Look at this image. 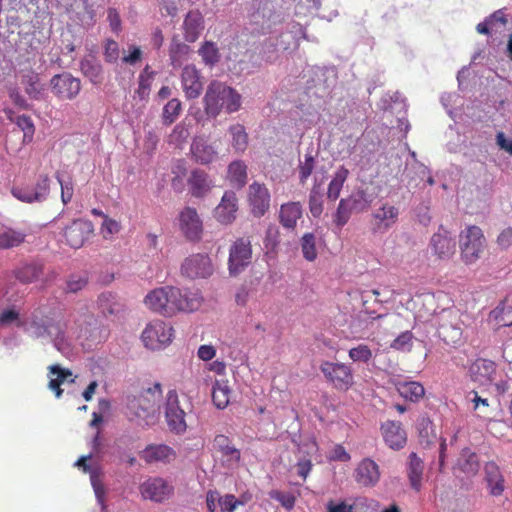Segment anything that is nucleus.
Masks as SVG:
<instances>
[{
    "mask_svg": "<svg viewBox=\"0 0 512 512\" xmlns=\"http://www.w3.org/2000/svg\"><path fill=\"white\" fill-rule=\"evenodd\" d=\"M201 302L202 297L198 293L168 285L151 290L144 298L150 310L165 317H172L178 312H193Z\"/></svg>",
    "mask_w": 512,
    "mask_h": 512,
    "instance_id": "1",
    "label": "nucleus"
},
{
    "mask_svg": "<svg viewBox=\"0 0 512 512\" xmlns=\"http://www.w3.org/2000/svg\"><path fill=\"white\" fill-rule=\"evenodd\" d=\"M241 95L223 82L213 80L207 86L203 97L204 111L210 118H216L223 110L228 114L241 108Z\"/></svg>",
    "mask_w": 512,
    "mask_h": 512,
    "instance_id": "2",
    "label": "nucleus"
},
{
    "mask_svg": "<svg viewBox=\"0 0 512 512\" xmlns=\"http://www.w3.org/2000/svg\"><path fill=\"white\" fill-rule=\"evenodd\" d=\"M64 330L62 316L55 310L38 308L31 315L29 331L35 338L59 339Z\"/></svg>",
    "mask_w": 512,
    "mask_h": 512,
    "instance_id": "3",
    "label": "nucleus"
},
{
    "mask_svg": "<svg viewBox=\"0 0 512 512\" xmlns=\"http://www.w3.org/2000/svg\"><path fill=\"white\" fill-rule=\"evenodd\" d=\"M438 337L448 346L458 347L463 343L462 320L459 310L443 309L434 318Z\"/></svg>",
    "mask_w": 512,
    "mask_h": 512,
    "instance_id": "4",
    "label": "nucleus"
},
{
    "mask_svg": "<svg viewBox=\"0 0 512 512\" xmlns=\"http://www.w3.org/2000/svg\"><path fill=\"white\" fill-rule=\"evenodd\" d=\"M485 245L486 239L478 226H468L459 234L461 257L466 264L475 263L481 257Z\"/></svg>",
    "mask_w": 512,
    "mask_h": 512,
    "instance_id": "5",
    "label": "nucleus"
},
{
    "mask_svg": "<svg viewBox=\"0 0 512 512\" xmlns=\"http://www.w3.org/2000/svg\"><path fill=\"white\" fill-rule=\"evenodd\" d=\"M319 369L326 382L338 391H348L354 385L353 370L348 364L322 361Z\"/></svg>",
    "mask_w": 512,
    "mask_h": 512,
    "instance_id": "6",
    "label": "nucleus"
},
{
    "mask_svg": "<svg viewBox=\"0 0 512 512\" xmlns=\"http://www.w3.org/2000/svg\"><path fill=\"white\" fill-rule=\"evenodd\" d=\"M173 337V328L162 320L150 322L143 330L141 338L151 350H158L169 344Z\"/></svg>",
    "mask_w": 512,
    "mask_h": 512,
    "instance_id": "7",
    "label": "nucleus"
},
{
    "mask_svg": "<svg viewBox=\"0 0 512 512\" xmlns=\"http://www.w3.org/2000/svg\"><path fill=\"white\" fill-rule=\"evenodd\" d=\"M179 230L183 236L191 242H199L202 238L204 227L197 210L193 207L183 208L178 215Z\"/></svg>",
    "mask_w": 512,
    "mask_h": 512,
    "instance_id": "8",
    "label": "nucleus"
},
{
    "mask_svg": "<svg viewBox=\"0 0 512 512\" xmlns=\"http://www.w3.org/2000/svg\"><path fill=\"white\" fill-rule=\"evenodd\" d=\"M252 259V247L249 238H238L230 247L228 266L231 275L242 272Z\"/></svg>",
    "mask_w": 512,
    "mask_h": 512,
    "instance_id": "9",
    "label": "nucleus"
},
{
    "mask_svg": "<svg viewBox=\"0 0 512 512\" xmlns=\"http://www.w3.org/2000/svg\"><path fill=\"white\" fill-rule=\"evenodd\" d=\"M94 233V225L90 220L75 219L63 230V237L67 245L79 249Z\"/></svg>",
    "mask_w": 512,
    "mask_h": 512,
    "instance_id": "10",
    "label": "nucleus"
},
{
    "mask_svg": "<svg viewBox=\"0 0 512 512\" xmlns=\"http://www.w3.org/2000/svg\"><path fill=\"white\" fill-rule=\"evenodd\" d=\"M247 202L251 214L260 218L264 216L270 209L271 194L265 184L253 182L249 185Z\"/></svg>",
    "mask_w": 512,
    "mask_h": 512,
    "instance_id": "11",
    "label": "nucleus"
},
{
    "mask_svg": "<svg viewBox=\"0 0 512 512\" xmlns=\"http://www.w3.org/2000/svg\"><path fill=\"white\" fill-rule=\"evenodd\" d=\"M53 94L60 100H73L81 90V81L68 72L54 75L50 80Z\"/></svg>",
    "mask_w": 512,
    "mask_h": 512,
    "instance_id": "12",
    "label": "nucleus"
},
{
    "mask_svg": "<svg viewBox=\"0 0 512 512\" xmlns=\"http://www.w3.org/2000/svg\"><path fill=\"white\" fill-rule=\"evenodd\" d=\"M162 396L160 383H155L153 387L144 390L139 396L134 397L129 407L138 417H144L150 412H154Z\"/></svg>",
    "mask_w": 512,
    "mask_h": 512,
    "instance_id": "13",
    "label": "nucleus"
},
{
    "mask_svg": "<svg viewBox=\"0 0 512 512\" xmlns=\"http://www.w3.org/2000/svg\"><path fill=\"white\" fill-rule=\"evenodd\" d=\"M214 268L210 257L206 254H193L181 265L182 275L191 278H207L213 274Z\"/></svg>",
    "mask_w": 512,
    "mask_h": 512,
    "instance_id": "14",
    "label": "nucleus"
},
{
    "mask_svg": "<svg viewBox=\"0 0 512 512\" xmlns=\"http://www.w3.org/2000/svg\"><path fill=\"white\" fill-rule=\"evenodd\" d=\"M143 499L163 502L173 495L174 487L161 477H150L139 486Z\"/></svg>",
    "mask_w": 512,
    "mask_h": 512,
    "instance_id": "15",
    "label": "nucleus"
},
{
    "mask_svg": "<svg viewBox=\"0 0 512 512\" xmlns=\"http://www.w3.org/2000/svg\"><path fill=\"white\" fill-rule=\"evenodd\" d=\"M165 416L171 430L177 433L186 430V413L180 406L178 394L175 390H170L167 393Z\"/></svg>",
    "mask_w": 512,
    "mask_h": 512,
    "instance_id": "16",
    "label": "nucleus"
},
{
    "mask_svg": "<svg viewBox=\"0 0 512 512\" xmlns=\"http://www.w3.org/2000/svg\"><path fill=\"white\" fill-rule=\"evenodd\" d=\"M380 432L385 444L392 450L399 451L407 443V433L398 421L386 420L380 426Z\"/></svg>",
    "mask_w": 512,
    "mask_h": 512,
    "instance_id": "17",
    "label": "nucleus"
},
{
    "mask_svg": "<svg viewBox=\"0 0 512 512\" xmlns=\"http://www.w3.org/2000/svg\"><path fill=\"white\" fill-rule=\"evenodd\" d=\"M372 230L374 233H383L392 228L398 221L399 209L389 203H383L381 207L372 213Z\"/></svg>",
    "mask_w": 512,
    "mask_h": 512,
    "instance_id": "18",
    "label": "nucleus"
},
{
    "mask_svg": "<svg viewBox=\"0 0 512 512\" xmlns=\"http://www.w3.org/2000/svg\"><path fill=\"white\" fill-rule=\"evenodd\" d=\"M238 198L234 191H225L220 203L214 210L215 219L224 225L233 223L237 217Z\"/></svg>",
    "mask_w": 512,
    "mask_h": 512,
    "instance_id": "19",
    "label": "nucleus"
},
{
    "mask_svg": "<svg viewBox=\"0 0 512 512\" xmlns=\"http://www.w3.org/2000/svg\"><path fill=\"white\" fill-rule=\"evenodd\" d=\"M181 84L187 99L198 98L203 90L200 71L194 65H186L181 72Z\"/></svg>",
    "mask_w": 512,
    "mask_h": 512,
    "instance_id": "20",
    "label": "nucleus"
},
{
    "mask_svg": "<svg viewBox=\"0 0 512 512\" xmlns=\"http://www.w3.org/2000/svg\"><path fill=\"white\" fill-rule=\"evenodd\" d=\"M378 464L371 458L362 459L354 472L355 481L363 487H374L380 480Z\"/></svg>",
    "mask_w": 512,
    "mask_h": 512,
    "instance_id": "21",
    "label": "nucleus"
},
{
    "mask_svg": "<svg viewBox=\"0 0 512 512\" xmlns=\"http://www.w3.org/2000/svg\"><path fill=\"white\" fill-rule=\"evenodd\" d=\"M45 266L43 263L34 261L30 263H23L14 270V276L21 283L29 284L35 281L42 280L44 282L49 281L54 277L49 275L44 277Z\"/></svg>",
    "mask_w": 512,
    "mask_h": 512,
    "instance_id": "22",
    "label": "nucleus"
},
{
    "mask_svg": "<svg viewBox=\"0 0 512 512\" xmlns=\"http://www.w3.org/2000/svg\"><path fill=\"white\" fill-rule=\"evenodd\" d=\"M303 216V208L300 202L290 201L283 203L278 212V221L286 230H295L297 222Z\"/></svg>",
    "mask_w": 512,
    "mask_h": 512,
    "instance_id": "23",
    "label": "nucleus"
},
{
    "mask_svg": "<svg viewBox=\"0 0 512 512\" xmlns=\"http://www.w3.org/2000/svg\"><path fill=\"white\" fill-rule=\"evenodd\" d=\"M213 448L222 456L223 462L231 467L239 463L241 454L240 451L231 445V440L228 436L219 434L213 440Z\"/></svg>",
    "mask_w": 512,
    "mask_h": 512,
    "instance_id": "24",
    "label": "nucleus"
},
{
    "mask_svg": "<svg viewBox=\"0 0 512 512\" xmlns=\"http://www.w3.org/2000/svg\"><path fill=\"white\" fill-rule=\"evenodd\" d=\"M485 481L492 496H501L505 490V479L499 466L490 461L484 467Z\"/></svg>",
    "mask_w": 512,
    "mask_h": 512,
    "instance_id": "25",
    "label": "nucleus"
},
{
    "mask_svg": "<svg viewBox=\"0 0 512 512\" xmlns=\"http://www.w3.org/2000/svg\"><path fill=\"white\" fill-rule=\"evenodd\" d=\"M470 377L474 382L485 385L493 380L496 366L493 361L477 359L469 369Z\"/></svg>",
    "mask_w": 512,
    "mask_h": 512,
    "instance_id": "26",
    "label": "nucleus"
},
{
    "mask_svg": "<svg viewBox=\"0 0 512 512\" xmlns=\"http://www.w3.org/2000/svg\"><path fill=\"white\" fill-rule=\"evenodd\" d=\"M424 467V461L415 452L409 454L406 473L410 487L415 492H420L422 489Z\"/></svg>",
    "mask_w": 512,
    "mask_h": 512,
    "instance_id": "27",
    "label": "nucleus"
},
{
    "mask_svg": "<svg viewBox=\"0 0 512 512\" xmlns=\"http://www.w3.org/2000/svg\"><path fill=\"white\" fill-rule=\"evenodd\" d=\"M204 28V19L198 10L189 11L183 22L184 38L187 42H195Z\"/></svg>",
    "mask_w": 512,
    "mask_h": 512,
    "instance_id": "28",
    "label": "nucleus"
},
{
    "mask_svg": "<svg viewBox=\"0 0 512 512\" xmlns=\"http://www.w3.org/2000/svg\"><path fill=\"white\" fill-rule=\"evenodd\" d=\"M431 247L435 255L446 259L454 254L455 242L447 231H439L432 236Z\"/></svg>",
    "mask_w": 512,
    "mask_h": 512,
    "instance_id": "29",
    "label": "nucleus"
},
{
    "mask_svg": "<svg viewBox=\"0 0 512 512\" xmlns=\"http://www.w3.org/2000/svg\"><path fill=\"white\" fill-rule=\"evenodd\" d=\"M193 159L202 165L212 163L217 159L218 152L214 146L203 139H196L191 145Z\"/></svg>",
    "mask_w": 512,
    "mask_h": 512,
    "instance_id": "30",
    "label": "nucleus"
},
{
    "mask_svg": "<svg viewBox=\"0 0 512 512\" xmlns=\"http://www.w3.org/2000/svg\"><path fill=\"white\" fill-rule=\"evenodd\" d=\"M21 85L25 93L34 100H40L44 93V86L40 82L39 74L29 69L21 72Z\"/></svg>",
    "mask_w": 512,
    "mask_h": 512,
    "instance_id": "31",
    "label": "nucleus"
},
{
    "mask_svg": "<svg viewBox=\"0 0 512 512\" xmlns=\"http://www.w3.org/2000/svg\"><path fill=\"white\" fill-rule=\"evenodd\" d=\"M188 185L192 196L197 198L205 196L212 188L208 174L200 169H195L191 172L188 178Z\"/></svg>",
    "mask_w": 512,
    "mask_h": 512,
    "instance_id": "32",
    "label": "nucleus"
},
{
    "mask_svg": "<svg viewBox=\"0 0 512 512\" xmlns=\"http://www.w3.org/2000/svg\"><path fill=\"white\" fill-rule=\"evenodd\" d=\"M396 390L399 395L410 402H419L425 396V388L418 381H398Z\"/></svg>",
    "mask_w": 512,
    "mask_h": 512,
    "instance_id": "33",
    "label": "nucleus"
},
{
    "mask_svg": "<svg viewBox=\"0 0 512 512\" xmlns=\"http://www.w3.org/2000/svg\"><path fill=\"white\" fill-rule=\"evenodd\" d=\"M174 457L175 453L173 449L164 444L150 445L146 447L141 454V458L144 459L147 463L158 461L168 462Z\"/></svg>",
    "mask_w": 512,
    "mask_h": 512,
    "instance_id": "34",
    "label": "nucleus"
},
{
    "mask_svg": "<svg viewBox=\"0 0 512 512\" xmlns=\"http://www.w3.org/2000/svg\"><path fill=\"white\" fill-rule=\"evenodd\" d=\"M26 233L11 227H0V250L12 249L25 242Z\"/></svg>",
    "mask_w": 512,
    "mask_h": 512,
    "instance_id": "35",
    "label": "nucleus"
},
{
    "mask_svg": "<svg viewBox=\"0 0 512 512\" xmlns=\"http://www.w3.org/2000/svg\"><path fill=\"white\" fill-rule=\"evenodd\" d=\"M489 319L494 323L495 330L512 326V306L505 301L500 302L490 312Z\"/></svg>",
    "mask_w": 512,
    "mask_h": 512,
    "instance_id": "36",
    "label": "nucleus"
},
{
    "mask_svg": "<svg viewBox=\"0 0 512 512\" xmlns=\"http://www.w3.org/2000/svg\"><path fill=\"white\" fill-rule=\"evenodd\" d=\"M227 178L230 184L238 189L247 183V165L242 160H235L228 165Z\"/></svg>",
    "mask_w": 512,
    "mask_h": 512,
    "instance_id": "37",
    "label": "nucleus"
},
{
    "mask_svg": "<svg viewBox=\"0 0 512 512\" xmlns=\"http://www.w3.org/2000/svg\"><path fill=\"white\" fill-rule=\"evenodd\" d=\"M231 389L228 380H215L212 386V401L218 409H225L230 402Z\"/></svg>",
    "mask_w": 512,
    "mask_h": 512,
    "instance_id": "38",
    "label": "nucleus"
},
{
    "mask_svg": "<svg viewBox=\"0 0 512 512\" xmlns=\"http://www.w3.org/2000/svg\"><path fill=\"white\" fill-rule=\"evenodd\" d=\"M190 51L191 49L189 45L180 41L178 36H174L169 47V58L171 65L174 68L180 67L183 61L187 58Z\"/></svg>",
    "mask_w": 512,
    "mask_h": 512,
    "instance_id": "39",
    "label": "nucleus"
},
{
    "mask_svg": "<svg viewBox=\"0 0 512 512\" xmlns=\"http://www.w3.org/2000/svg\"><path fill=\"white\" fill-rule=\"evenodd\" d=\"M348 176H349V170L346 167L340 166L337 169L332 180L330 181V183L328 185V189H327L328 200L336 201L339 198L340 192H341L343 185L346 182Z\"/></svg>",
    "mask_w": 512,
    "mask_h": 512,
    "instance_id": "40",
    "label": "nucleus"
},
{
    "mask_svg": "<svg viewBox=\"0 0 512 512\" xmlns=\"http://www.w3.org/2000/svg\"><path fill=\"white\" fill-rule=\"evenodd\" d=\"M459 469L469 476H474L479 470V461L476 453L470 449L465 448L462 450L458 459Z\"/></svg>",
    "mask_w": 512,
    "mask_h": 512,
    "instance_id": "41",
    "label": "nucleus"
},
{
    "mask_svg": "<svg viewBox=\"0 0 512 512\" xmlns=\"http://www.w3.org/2000/svg\"><path fill=\"white\" fill-rule=\"evenodd\" d=\"M48 369L50 374L56 375V378H50L48 387L55 392L57 398H60L63 393L60 386L68 377L72 376V372L69 369L60 367L59 365H51Z\"/></svg>",
    "mask_w": 512,
    "mask_h": 512,
    "instance_id": "42",
    "label": "nucleus"
},
{
    "mask_svg": "<svg viewBox=\"0 0 512 512\" xmlns=\"http://www.w3.org/2000/svg\"><path fill=\"white\" fill-rule=\"evenodd\" d=\"M231 144L236 152L243 153L248 147V134L242 124H234L229 127Z\"/></svg>",
    "mask_w": 512,
    "mask_h": 512,
    "instance_id": "43",
    "label": "nucleus"
},
{
    "mask_svg": "<svg viewBox=\"0 0 512 512\" xmlns=\"http://www.w3.org/2000/svg\"><path fill=\"white\" fill-rule=\"evenodd\" d=\"M81 71L93 84H100L103 81V68L100 63L92 59L81 61Z\"/></svg>",
    "mask_w": 512,
    "mask_h": 512,
    "instance_id": "44",
    "label": "nucleus"
},
{
    "mask_svg": "<svg viewBox=\"0 0 512 512\" xmlns=\"http://www.w3.org/2000/svg\"><path fill=\"white\" fill-rule=\"evenodd\" d=\"M98 307L103 315H115L123 309V305L116 300L112 293H102L98 297Z\"/></svg>",
    "mask_w": 512,
    "mask_h": 512,
    "instance_id": "45",
    "label": "nucleus"
},
{
    "mask_svg": "<svg viewBox=\"0 0 512 512\" xmlns=\"http://www.w3.org/2000/svg\"><path fill=\"white\" fill-rule=\"evenodd\" d=\"M182 111V103L178 98H172L163 107L162 122L165 125L173 124Z\"/></svg>",
    "mask_w": 512,
    "mask_h": 512,
    "instance_id": "46",
    "label": "nucleus"
},
{
    "mask_svg": "<svg viewBox=\"0 0 512 512\" xmlns=\"http://www.w3.org/2000/svg\"><path fill=\"white\" fill-rule=\"evenodd\" d=\"M357 200L354 198L341 199L336 211L335 222L338 226H343L347 223L352 210L355 208Z\"/></svg>",
    "mask_w": 512,
    "mask_h": 512,
    "instance_id": "47",
    "label": "nucleus"
},
{
    "mask_svg": "<svg viewBox=\"0 0 512 512\" xmlns=\"http://www.w3.org/2000/svg\"><path fill=\"white\" fill-rule=\"evenodd\" d=\"M199 54L206 65L213 66L220 60L219 49L212 41H205L200 49Z\"/></svg>",
    "mask_w": 512,
    "mask_h": 512,
    "instance_id": "48",
    "label": "nucleus"
},
{
    "mask_svg": "<svg viewBox=\"0 0 512 512\" xmlns=\"http://www.w3.org/2000/svg\"><path fill=\"white\" fill-rule=\"evenodd\" d=\"M301 249L307 261H314L317 258L316 237L313 233H305L302 236Z\"/></svg>",
    "mask_w": 512,
    "mask_h": 512,
    "instance_id": "49",
    "label": "nucleus"
},
{
    "mask_svg": "<svg viewBox=\"0 0 512 512\" xmlns=\"http://www.w3.org/2000/svg\"><path fill=\"white\" fill-rule=\"evenodd\" d=\"M16 125L23 131V143H30L33 140L35 126L30 116L20 115L15 119Z\"/></svg>",
    "mask_w": 512,
    "mask_h": 512,
    "instance_id": "50",
    "label": "nucleus"
},
{
    "mask_svg": "<svg viewBox=\"0 0 512 512\" xmlns=\"http://www.w3.org/2000/svg\"><path fill=\"white\" fill-rule=\"evenodd\" d=\"M309 210L313 217H319L323 212V200L319 186H313L309 195Z\"/></svg>",
    "mask_w": 512,
    "mask_h": 512,
    "instance_id": "51",
    "label": "nucleus"
},
{
    "mask_svg": "<svg viewBox=\"0 0 512 512\" xmlns=\"http://www.w3.org/2000/svg\"><path fill=\"white\" fill-rule=\"evenodd\" d=\"M120 230V222L110 218L109 216H105V220H103L100 227V234L102 235L103 239L111 240L114 237V235L120 232Z\"/></svg>",
    "mask_w": 512,
    "mask_h": 512,
    "instance_id": "52",
    "label": "nucleus"
},
{
    "mask_svg": "<svg viewBox=\"0 0 512 512\" xmlns=\"http://www.w3.org/2000/svg\"><path fill=\"white\" fill-rule=\"evenodd\" d=\"M372 356V350L366 344H359L349 350V358L354 362L367 363L371 360Z\"/></svg>",
    "mask_w": 512,
    "mask_h": 512,
    "instance_id": "53",
    "label": "nucleus"
},
{
    "mask_svg": "<svg viewBox=\"0 0 512 512\" xmlns=\"http://www.w3.org/2000/svg\"><path fill=\"white\" fill-rule=\"evenodd\" d=\"M104 60L107 63L114 64L118 61L120 55L119 44L113 39H107L104 42Z\"/></svg>",
    "mask_w": 512,
    "mask_h": 512,
    "instance_id": "54",
    "label": "nucleus"
},
{
    "mask_svg": "<svg viewBox=\"0 0 512 512\" xmlns=\"http://www.w3.org/2000/svg\"><path fill=\"white\" fill-rule=\"evenodd\" d=\"M31 189L35 194L37 201L46 199L49 194V178L46 175L40 176L35 186L31 187Z\"/></svg>",
    "mask_w": 512,
    "mask_h": 512,
    "instance_id": "55",
    "label": "nucleus"
},
{
    "mask_svg": "<svg viewBox=\"0 0 512 512\" xmlns=\"http://www.w3.org/2000/svg\"><path fill=\"white\" fill-rule=\"evenodd\" d=\"M315 167V161L313 156L305 155L304 162L299 165V180L304 184L312 174Z\"/></svg>",
    "mask_w": 512,
    "mask_h": 512,
    "instance_id": "56",
    "label": "nucleus"
},
{
    "mask_svg": "<svg viewBox=\"0 0 512 512\" xmlns=\"http://www.w3.org/2000/svg\"><path fill=\"white\" fill-rule=\"evenodd\" d=\"M218 503L222 512H233L237 506L243 505L244 501L236 499L232 494H227L218 498Z\"/></svg>",
    "mask_w": 512,
    "mask_h": 512,
    "instance_id": "57",
    "label": "nucleus"
},
{
    "mask_svg": "<svg viewBox=\"0 0 512 512\" xmlns=\"http://www.w3.org/2000/svg\"><path fill=\"white\" fill-rule=\"evenodd\" d=\"M189 137V131L183 124H177L170 134V142L180 146Z\"/></svg>",
    "mask_w": 512,
    "mask_h": 512,
    "instance_id": "58",
    "label": "nucleus"
},
{
    "mask_svg": "<svg viewBox=\"0 0 512 512\" xmlns=\"http://www.w3.org/2000/svg\"><path fill=\"white\" fill-rule=\"evenodd\" d=\"M11 192L15 198L22 202L32 203L37 201L31 187H14Z\"/></svg>",
    "mask_w": 512,
    "mask_h": 512,
    "instance_id": "59",
    "label": "nucleus"
},
{
    "mask_svg": "<svg viewBox=\"0 0 512 512\" xmlns=\"http://www.w3.org/2000/svg\"><path fill=\"white\" fill-rule=\"evenodd\" d=\"M59 184L61 186V199L64 204L71 201L74 193L72 181H63L58 177Z\"/></svg>",
    "mask_w": 512,
    "mask_h": 512,
    "instance_id": "60",
    "label": "nucleus"
},
{
    "mask_svg": "<svg viewBox=\"0 0 512 512\" xmlns=\"http://www.w3.org/2000/svg\"><path fill=\"white\" fill-rule=\"evenodd\" d=\"M142 51L138 46L130 45L129 54L124 55L122 61L129 65H134L141 60Z\"/></svg>",
    "mask_w": 512,
    "mask_h": 512,
    "instance_id": "61",
    "label": "nucleus"
},
{
    "mask_svg": "<svg viewBox=\"0 0 512 512\" xmlns=\"http://www.w3.org/2000/svg\"><path fill=\"white\" fill-rule=\"evenodd\" d=\"M497 245L502 249H507L512 245V227L503 229L497 237Z\"/></svg>",
    "mask_w": 512,
    "mask_h": 512,
    "instance_id": "62",
    "label": "nucleus"
},
{
    "mask_svg": "<svg viewBox=\"0 0 512 512\" xmlns=\"http://www.w3.org/2000/svg\"><path fill=\"white\" fill-rule=\"evenodd\" d=\"M107 13V19L111 30L115 33H119L121 30V18L118 11L115 8H109Z\"/></svg>",
    "mask_w": 512,
    "mask_h": 512,
    "instance_id": "63",
    "label": "nucleus"
},
{
    "mask_svg": "<svg viewBox=\"0 0 512 512\" xmlns=\"http://www.w3.org/2000/svg\"><path fill=\"white\" fill-rule=\"evenodd\" d=\"M412 334L404 332L400 334L391 344V347L397 350H404L411 342Z\"/></svg>",
    "mask_w": 512,
    "mask_h": 512,
    "instance_id": "64",
    "label": "nucleus"
}]
</instances>
